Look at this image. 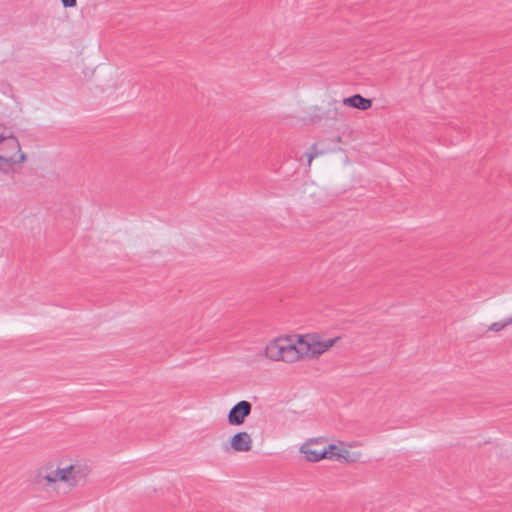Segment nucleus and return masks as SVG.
Wrapping results in <instances>:
<instances>
[{
    "instance_id": "10",
    "label": "nucleus",
    "mask_w": 512,
    "mask_h": 512,
    "mask_svg": "<svg viewBox=\"0 0 512 512\" xmlns=\"http://www.w3.org/2000/svg\"><path fill=\"white\" fill-rule=\"evenodd\" d=\"M508 325L506 324V319L504 321H501V322H495L493 324H491L489 326V331H494V332H499L501 331L502 329H504L505 327H507Z\"/></svg>"
},
{
    "instance_id": "1",
    "label": "nucleus",
    "mask_w": 512,
    "mask_h": 512,
    "mask_svg": "<svg viewBox=\"0 0 512 512\" xmlns=\"http://www.w3.org/2000/svg\"><path fill=\"white\" fill-rule=\"evenodd\" d=\"M27 161V155L22 152L19 140L12 133L0 134V165L2 174L14 175L19 173L22 164Z\"/></svg>"
},
{
    "instance_id": "11",
    "label": "nucleus",
    "mask_w": 512,
    "mask_h": 512,
    "mask_svg": "<svg viewBox=\"0 0 512 512\" xmlns=\"http://www.w3.org/2000/svg\"><path fill=\"white\" fill-rule=\"evenodd\" d=\"M61 2L65 8L75 7L77 4L76 0H61Z\"/></svg>"
},
{
    "instance_id": "3",
    "label": "nucleus",
    "mask_w": 512,
    "mask_h": 512,
    "mask_svg": "<svg viewBox=\"0 0 512 512\" xmlns=\"http://www.w3.org/2000/svg\"><path fill=\"white\" fill-rule=\"evenodd\" d=\"M266 356L273 361L292 363L301 357L299 344L288 337L277 338L269 342L265 349Z\"/></svg>"
},
{
    "instance_id": "8",
    "label": "nucleus",
    "mask_w": 512,
    "mask_h": 512,
    "mask_svg": "<svg viewBox=\"0 0 512 512\" xmlns=\"http://www.w3.org/2000/svg\"><path fill=\"white\" fill-rule=\"evenodd\" d=\"M342 103L345 106L357 108L362 111L369 109L372 105V101L370 99L364 98L360 94L344 98Z\"/></svg>"
},
{
    "instance_id": "5",
    "label": "nucleus",
    "mask_w": 512,
    "mask_h": 512,
    "mask_svg": "<svg viewBox=\"0 0 512 512\" xmlns=\"http://www.w3.org/2000/svg\"><path fill=\"white\" fill-rule=\"evenodd\" d=\"M252 411V404L246 400L239 401L229 411L227 421L230 425L239 426Z\"/></svg>"
},
{
    "instance_id": "12",
    "label": "nucleus",
    "mask_w": 512,
    "mask_h": 512,
    "mask_svg": "<svg viewBox=\"0 0 512 512\" xmlns=\"http://www.w3.org/2000/svg\"><path fill=\"white\" fill-rule=\"evenodd\" d=\"M316 155H317V153H315V154H307V156H308V164L309 165L311 164L314 156H316Z\"/></svg>"
},
{
    "instance_id": "7",
    "label": "nucleus",
    "mask_w": 512,
    "mask_h": 512,
    "mask_svg": "<svg viewBox=\"0 0 512 512\" xmlns=\"http://www.w3.org/2000/svg\"><path fill=\"white\" fill-rule=\"evenodd\" d=\"M300 452L304 454L305 458L309 462H318L327 456L326 450L315 447L313 444L306 443L301 446Z\"/></svg>"
},
{
    "instance_id": "2",
    "label": "nucleus",
    "mask_w": 512,
    "mask_h": 512,
    "mask_svg": "<svg viewBox=\"0 0 512 512\" xmlns=\"http://www.w3.org/2000/svg\"><path fill=\"white\" fill-rule=\"evenodd\" d=\"M81 477V473L74 466H69L62 469H56L49 473H45L44 470H39L35 476L37 484L43 487L56 491L57 493H66L72 487L78 483V478Z\"/></svg>"
},
{
    "instance_id": "14",
    "label": "nucleus",
    "mask_w": 512,
    "mask_h": 512,
    "mask_svg": "<svg viewBox=\"0 0 512 512\" xmlns=\"http://www.w3.org/2000/svg\"><path fill=\"white\" fill-rule=\"evenodd\" d=\"M2 168H3V166L0 165V174H2Z\"/></svg>"
},
{
    "instance_id": "9",
    "label": "nucleus",
    "mask_w": 512,
    "mask_h": 512,
    "mask_svg": "<svg viewBox=\"0 0 512 512\" xmlns=\"http://www.w3.org/2000/svg\"><path fill=\"white\" fill-rule=\"evenodd\" d=\"M322 450H326L327 452V456L324 457V459H332L333 457L346 459L349 454V451L347 450H340L336 452L338 448L334 444H330L329 446L322 448Z\"/></svg>"
},
{
    "instance_id": "4",
    "label": "nucleus",
    "mask_w": 512,
    "mask_h": 512,
    "mask_svg": "<svg viewBox=\"0 0 512 512\" xmlns=\"http://www.w3.org/2000/svg\"><path fill=\"white\" fill-rule=\"evenodd\" d=\"M340 337L321 340L318 334L301 336L298 340L301 356L317 357L329 350Z\"/></svg>"
},
{
    "instance_id": "6",
    "label": "nucleus",
    "mask_w": 512,
    "mask_h": 512,
    "mask_svg": "<svg viewBox=\"0 0 512 512\" xmlns=\"http://www.w3.org/2000/svg\"><path fill=\"white\" fill-rule=\"evenodd\" d=\"M252 447V438L247 432H238L231 438L230 448L236 452H248Z\"/></svg>"
},
{
    "instance_id": "13",
    "label": "nucleus",
    "mask_w": 512,
    "mask_h": 512,
    "mask_svg": "<svg viewBox=\"0 0 512 512\" xmlns=\"http://www.w3.org/2000/svg\"><path fill=\"white\" fill-rule=\"evenodd\" d=\"M506 324H507L508 326H509V325H512V316L506 319Z\"/></svg>"
}]
</instances>
